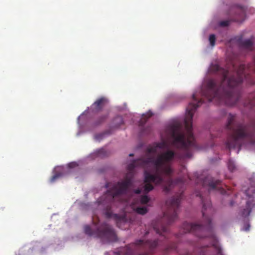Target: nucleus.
Returning a JSON list of instances; mask_svg holds the SVG:
<instances>
[{"label":"nucleus","mask_w":255,"mask_h":255,"mask_svg":"<svg viewBox=\"0 0 255 255\" xmlns=\"http://www.w3.org/2000/svg\"><path fill=\"white\" fill-rule=\"evenodd\" d=\"M198 94L194 93L192 98L196 104L191 103L186 108V114L184 120L185 131H183L182 126L176 123L169 126L167 128V133L173 138L172 144L176 148L181 149L177 156L179 159L191 158L192 155V149L196 148L197 145L192 132V120L194 113L199 106L203 103V100H198ZM177 154L172 150L168 149L166 151L158 155L156 158L149 157L146 158H139L132 161L127 166L128 172L122 181L118 182L111 189L107 191L105 198L111 203L115 201H121V196L127 193L128 189L132 185L133 170L135 167H145L149 164L152 166L154 174H151L147 171H144L143 191L147 193L153 189L151 182L159 185L164 182L163 175L168 177L165 183L163 190L166 192L170 190L173 184L183 183L185 179L179 178L174 181L171 176L173 170L170 164L174 159Z\"/></svg>","instance_id":"1"},{"label":"nucleus","mask_w":255,"mask_h":255,"mask_svg":"<svg viewBox=\"0 0 255 255\" xmlns=\"http://www.w3.org/2000/svg\"><path fill=\"white\" fill-rule=\"evenodd\" d=\"M245 64H240L237 69L234 65L233 73L229 70L221 68L218 64H212L209 68L211 73H217L221 75L222 81L218 83L216 80H209L205 88L200 91V95L206 98L209 102L215 100L218 104L233 106L239 100L241 91L238 86L246 77Z\"/></svg>","instance_id":"2"},{"label":"nucleus","mask_w":255,"mask_h":255,"mask_svg":"<svg viewBox=\"0 0 255 255\" xmlns=\"http://www.w3.org/2000/svg\"><path fill=\"white\" fill-rule=\"evenodd\" d=\"M197 196L200 197L203 204L202 215L205 221L204 226L199 224L184 222L182 228L185 233H191L199 237L203 238L209 237L213 241L210 246L202 247L199 249V253L196 255H216L221 253V249L218 245L212 230L211 219L206 215L207 212L212 210L211 203L208 197L204 198L200 193L196 194Z\"/></svg>","instance_id":"3"},{"label":"nucleus","mask_w":255,"mask_h":255,"mask_svg":"<svg viewBox=\"0 0 255 255\" xmlns=\"http://www.w3.org/2000/svg\"><path fill=\"white\" fill-rule=\"evenodd\" d=\"M162 220L159 221L157 224H153V229L158 234L160 235V239L157 240L150 241L147 240L144 241L142 240H139L136 243L130 244L126 247L122 248L121 251L117 253V255H133V250H144V252L138 255H151L152 252L159 245V241L161 239L165 241L164 244H167V247L165 249V252L167 253L172 251H176L177 249V244L175 243H169L167 239V234L168 233V228L166 225L162 223Z\"/></svg>","instance_id":"4"},{"label":"nucleus","mask_w":255,"mask_h":255,"mask_svg":"<svg viewBox=\"0 0 255 255\" xmlns=\"http://www.w3.org/2000/svg\"><path fill=\"white\" fill-rule=\"evenodd\" d=\"M226 128L231 131L226 141L227 147L231 149L236 147L240 148L243 140H252L255 134V125L252 126L238 123L234 115L229 114Z\"/></svg>","instance_id":"5"},{"label":"nucleus","mask_w":255,"mask_h":255,"mask_svg":"<svg viewBox=\"0 0 255 255\" xmlns=\"http://www.w3.org/2000/svg\"><path fill=\"white\" fill-rule=\"evenodd\" d=\"M84 231L88 236L100 238L103 241L106 242H115L117 240V236L114 230L106 223H102L96 230H92L89 226L86 225L84 227Z\"/></svg>","instance_id":"6"},{"label":"nucleus","mask_w":255,"mask_h":255,"mask_svg":"<svg viewBox=\"0 0 255 255\" xmlns=\"http://www.w3.org/2000/svg\"><path fill=\"white\" fill-rule=\"evenodd\" d=\"M183 196L182 193L178 194L166 201L168 210L164 213L162 220H165L167 224L172 223L177 218V210Z\"/></svg>","instance_id":"7"},{"label":"nucleus","mask_w":255,"mask_h":255,"mask_svg":"<svg viewBox=\"0 0 255 255\" xmlns=\"http://www.w3.org/2000/svg\"><path fill=\"white\" fill-rule=\"evenodd\" d=\"M203 184L204 185L208 184L211 189L217 190L222 194L226 193L225 190L222 186L221 181L219 180H215L213 178L207 177L205 179Z\"/></svg>","instance_id":"8"},{"label":"nucleus","mask_w":255,"mask_h":255,"mask_svg":"<svg viewBox=\"0 0 255 255\" xmlns=\"http://www.w3.org/2000/svg\"><path fill=\"white\" fill-rule=\"evenodd\" d=\"M105 215L107 218H113L116 220L117 225L119 228H121L122 224H125L127 222V218L125 215H120L117 214H113L111 210V206H108L106 209Z\"/></svg>","instance_id":"9"},{"label":"nucleus","mask_w":255,"mask_h":255,"mask_svg":"<svg viewBox=\"0 0 255 255\" xmlns=\"http://www.w3.org/2000/svg\"><path fill=\"white\" fill-rule=\"evenodd\" d=\"M108 101L106 98L101 97L97 99L91 106V110L93 113L99 112L101 111L107 103Z\"/></svg>","instance_id":"10"},{"label":"nucleus","mask_w":255,"mask_h":255,"mask_svg":"<svg viewBox=\"0 0 255 255\" xmlns=\"http://www.w3.org/2000/svg\"><path fill=\"white\" fill-rule=\"evenodd\" d=\"M236 9L238 11L239 16L234 18L233 20L239 22H242L245 16V8L244 6H238Z\"/></svg>","instance_id":"11"},{"label":"nucleus","mask_w":255,"mask_h":255,"mask_svg":"<svg viewBox=\"0 0 255 255\" xmlns=\"http://www.w3.org/2000/svg\"><path fill=\"white\" fill-rule=\"evenodd\" d=\"M240 45L244 48L251 49L253 45V42L251 39H246L241 41Z\"/></svg>","instance_id":"12"},{"label":"nucleus","mask_w":255,"mask_h":255,"mask_svg":"<svg viewBox=\"0 0 255 255\" xmlns=\"http://www.w3.org/2000/svg\"><path fill=\"white\" fill-rule=\"evenodd\" d=\"M152 113L148 112L146 114H143L142 116L141 119L139 122V126L143 127L147 122V120L152 116Z\"/></svg>","instance_id":"13"},{"label":"nucleus","mask_w":255,"mask_h":255,"mask_svg":"<svg viewBox=\"0 0 255 255\" xmlns=\"http://www.w3.org/2000/svg\"><path fill=\"white\" fill-rule=\"evenodd\" d=\"M251 203L250 201H247L246 203V208L244 209L241 213V215L244 217H248L250 215L251 212Z\"/></svg>","instance_id":"14"},{"label":"nucleus","mask_w":255,"mask_h":255,"mask_svg":"<svg viewBox=\"0 0 255 255\" xmlns=\"http://www.w3.org/2000/svg\"><path fill=\"white\" fill-rule=\"evenodd\" d=\"M108 117V115H103L98 117L94 123L95 126H98L104 123Z\"/></svg>","instance_id":"15"},{"label":"nucleus","mask_w":255,"mask_h":255,"mask_svg":"<svg viewBox=\"0 0 255 255\" xmlns=\"http://www.w3.org/2000/svg\"><path fill=\"white\" fill-rule=\"evenodd\" d=\"M158 148V147L155 145V142H154L152 145L148 146L146 151L148 153L155 154L157 152Z\"/></svg>","instance_id":"16"},{"label":"nucleus","mask_w":255,"mask_h":255,"mask_svg":"<svg viewBox=\"0 0 255 255\" xmlns=\"http://www.w3.org/2000/svg\"><path fill=\"white\" fill-rule=\"evenodd\" d=\"M114 123L115 124V127L118 128L124 124V121L122 117L117 116L114 120Z\"/></svg>","instance_id":"17"},{"label":"nucleus","mask_w":255,"mask_h":255,"mask_svg":"<svg viewBox=\"0 0 255 255\" xmlns=\"http://www.w3.org/2000/svg\"><path fill=\"white\" fill-rule=\"evenodd\" d=\"M135 211L139 214L144 215L147 212V209L145 207H137Z\"/></svg>","instance_id":"18"},{"label":"nucleus","mask_w":255,"mask_h":255,"mask_svg":"<svg viewBox=\"0 0 255 255\" xmlns=\"http://www.w3.org/2000/svg\"><path fill=\"white\" fill-rule=\"evenodd\" d=\"M228 167L231 172H233L236 169V166L234 163V162L232 161V160H229L228 163Z\"/></svg>","instance_id":"19"},{"label":"nucleus","mask_w":255,"mask_h":255,"mask_svg":"<svg viewBox=\"0 0 255 255\" xmlns=\"http://www.w3.org/2000/svg\"><path fill=\"white\" fill-rule=\"evenodd\" d=\"M149 201V198L147 195H142L140 198V202L142 204H146Z\"/></svg>","instance_id":"20"},{"label":"nucleus","mask_w":255,"mask_h":255,"mask_svg":"<svg viewBox=\"0 0 255 255\" xmlns=\"http://www.w3.org/2000/svg\"><path fill=\"white\" fill-rule=\"evenodd\" d=\"M155 145L160 149H164L166 147V142L165 141H162L160 142H155Z\"/></svg>","instance_id":"21"},{"label":"nucleus","mask_w":255,"mask_h":255,"mask_svg":"<svg viewBox=\"0 0 255 255\" xmlns=\"http://www.w3.org/2000/svg\"><path fill=\"white\" fill-rule=\"evenodd\" d=\"M210 43L211 46L213 47L215 45L216 36L214 34H211L209 38Z\"/></svg>","instance_id":"22"},{"label":"nucleus","mask_w":255,"mask_h":255,"mask_svg":"<svg viewBox=\"0 0 255 255\" xmlns=\"http://www.w3.org/2000/svg\"><path fill=\"white\" fill-rule=\"evenodd\" d=\"M62 176L60 173H56L50 178V182H54L56 179Z\"/></svg>","instance_id":"23"},{"label":"nucleus","mask_w":255,"mask_h":255,"mask_svg":"<svg viewBox=\"0 0 255 255\" xmlns=\"http://www.w3.org/2000/svg\"><path fill=\"white\" fill-rule=\"evenodd\" d=\"M231 21L229 20L221 21L219 22V25L222 27H226L229 26Z\"/></svg>","instance_id":"24"},{"label":"nucleus","mask_w":255,"mask_h":255,"mask_svg":"<svg viewBox=\"0 0 255 255\" xmlns=\"http://www.w3.org/2000/svg\"><path fill=\"white\" fill-rule=\"evenodd\" d=\"M105 135L106 133H104L97 134L95 136V138L98 140H100L104 138Z\"/></svg>","instance_id":"25"},{"label":"nucleus","mask_w":255,"mask_h":255,"mask_svg":"<svg viewBox=\"0 0 255 255\" xmlns=\"http://www.w3.org/2000/svg\"><path fill=\"white\" fill-rule=\"evenodd\" d=\"M105 153V150L103 148L100 149L97 151V154L99 156H103Z\"/></svg>","instance_id":"26"},{"label":"nucleus","mask_w":255,"mask_h":255,"mask_svg":"<svg viewBox=\"0 0 255 255\" xmlns=\"http://www.w3.org/2000/svg\"><path fill=\"white\" fill-rule=\"evenodd\" d=\"M68 166L69 168H72L77 166L78 164L76 162H73L69 163Z\"/></svg>","instance_id":"27"},{"label":"nucleus","mask_w":255,"mask_h":255,"mask_svg":"<svg viewBox=\"0 0 255 255\" xmlns=\"http://www.w3.org/2000/svg\"><path fill=\"white\" fill-rule=\"evenodd\" d=\"M141 192V190L140 189H136L135 191H134V192L136 193V194H140Z\"/></svg>","instance_id":"28"},{"label":"nucleus","mask_w":255,"mask_h":255,"mask_svg":"<svg viewBox=\"0 0 255 255\" xmlns=\"http://www.w3.org/2000/svg\"><path fill=\"white\" fill-rule=\"evenodd\" d=\"M250 228V225H248L247 227L245 229L246 231H249Z\"/></svg>","instance_id":"29"},{"label":"nucleus","mask_w":255,"mask_h":255,"mask_svg":"<svg viewBox=\"0 0 255 255\" xmlns=\"http://www.w3.org/2000/svg\"><path fill=\"white\" fill-rule=\"evenodd\" d=\"M234 205V202L233 201L230 202V206H232Z\"/></svg>","instance_id":"30"},{"label":"nucleus","mask_w":255,"mask_h":255,"mask_svg":"<svg viewBox=\"0 0 255 255\" xmlns=\"http://www.w3.org/2000/svg\"><path fill=\"white\" fill-rule=\"evenodd\" d=\"M176 238H177V239L179 238H180L179 235H177L176 236Z\"/></svg>","instance_id":"31"},{"label":"nucleus","mask_w":255,"mask_h":255,"mask_svg":"<svg viewBox=\"0 0 255 255\" xmlns=\"http://www.w3.org/2000/svg\"><path fill=\"white\" fill-rule=\"evenodd\" d=\"M129 156H133V153H130V154H129Z\"/></svg>","instance_id":"32"},{"label":"nucleus","mask_w":255,"mask_h":255,"mask_svg":"<svg viewBox=\"0 0 255 255\" xmlns=\"http://www.w3.org/2000/svg\"><path fill=\"white\" fill-rule=\"evenodd\" d=\"M93 223L94 224H95V225H97V223H96L94 220H93Z\"/></svg>","instance_id":"33"},{"label":"nucleus","mask_w":255,"mask_h":255,"mask_svg":"<svg viewBox=\"0 0 255 255\" xmlns=\"http://www.w3.org/2000/svg\"><path fill=\"white\" fill-rule=\"evenodd\" d=\"M253 98V96H251L250 98Z\"/></svg>","instance_id":"34"},{"label":"nucleus","mask_w":255,"mask_h":255,"mask_svg":"<svg viewBox=\"0 0 255 255\" xmlns=\"http://www.w3.org/2000/svg\"><path fill=\"white\" fill-rule=\"evenodd\" d=\"M186 255H189V254L188 253H187Z\"/></svg>","instance_id":"35"}]
</instances>
